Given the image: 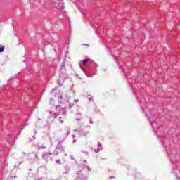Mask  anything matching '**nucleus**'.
<instances>
[{
  "instance_id": "nucleus-20",
  "label": "nucleus",
  "mask_w": 180,
  "mask_h": 180,
  "mask_svg": "<svg viewBox=\"0 0 180 180\" xmlns=\"http://www.w3.org/2000/svg\"><path fill=\"white\" fill-rule=\"evenodd\" d=\"M72 139H73V141H72L73 144L75 143H77V139H75V137H76L75 135L73 134V135L72 136Z\"/></svg>"
},
{
  "instance_id": "nucleus-18",
  "label": "nucleus",
  "mask_w": 180,
  "mask_h": 180,
  "mask_svg": "<svg viewBox=\"0 0 180 180\" xmlns=\"http://www.w3.org/2000/svg\"><path fill=\"white\" fill-rule=\"evenodd\" d=\"M4 50H5V46L0 44V53H4Z\"/></svg>"
},
{
  "instance_id": "nucleus-26",
  "label": "nucleus",
  "mask_w": 180,
  "mask_h": 180,
  "mask_svg": "<svg viewBox=\"0 0 180 180\" xmlns=\"http://www.w3.org/2000/svg\"><path fill=\"white\" fill-rule=\"evenodd\" d=\"M67 134H66V137H68V134H70V130H68V131H67Z\"/></svg>"
},
{
  "instance_id": "nucleus-13",
  "label": "nucleus",
  "mask_w": 180,
  "mask_h": 180,
  "mask_svg": "<svg viewBox=\"0 0 180 180\" xmlns=\"http://www.w3.org/2000/svg\"><path fill=\"white\" fill-rule=\"evenodd\" d=\"M97 147H98V148L95 149L94 153H99V151H102L103 150V148H102V144L101 143V142H98Z\"/></svg>"
},
{
  "instance_id": "nucleus-11",
  "label": "nucleus",
  "mask_w": 180,
  "mask_h": 180,
  "mask_svg": "<svg viewBox=\"0 0 180 180\" xmlns=\"http://www.w3.org/2000/svg\"><path fill=\"white\" fill-rule=\"evenodd\" d=\"M84 73L89 78H91L94 75V72L91 70V69H87L86 70H84Z\"/></svg>"
},
{
  "instance_id": "nucleus-6",
  "label": "nucleus",
  "mask_w": 180,
  "mask_h": 180,
  "mask_svg": "<svg viewBox=\"0 0 180 180\" xmlns=\"http://www.w3.org/2000/svg\"><path fill=\"white\" fill-rule=\"evenodd\" d=\"M58 116V114H57V112L49 111V115L47 120L48 123H53L54 120L56 119Z\"/></svg>"
},
{
  "instance_id": "nucleus-10",
  "label": "nucleus",
  "mask_w": 180,
  "mask_h": 180,
  "mask_svg": "<svg viewBox=\"0 0 180 180\" xmlns=\"http://www.w3.org/2000/svg\"><path fill=\"white\" fill-rule=\"evenodd\" d=\"M128 82L131 88H136V78L129 79Z\"/></svg>"
},
{
  "instance_id": "nucleus-5",
  "label": "nucleus",
  "mask_w": 180,
  "mask_h": 180,
  "mask_svg": "<svg viewBox=\"0 0 180 180\" xmlns=\"http://www.w3.org/2000/svg\"><path fill=\"white\" fill-rule=\"evenodd\" d=\"M171 153L167 152V155L169 158H170L172 164H174V162H176V150H173L171 151Z\"/></svg>"
},
{
  "instance_id": "nucleus-1",
  "label": "nucleus",
  "mask_w": 180,
  "mask_h": 180,
  "mask_svg": "<svg viewBox=\"0 0 180 180\" xmlns=\"http://www.w3.org/2000/svg\"><path fill=\"white\" fill-rule=\"evenodd\" d=\"M79 169L81 170L77 172L79 180H87L88 178L85 175H86L89 171H92V169L86 165V161H85L84 165L79 167Z\"/></svg>"
},
{
  "instance_id": "nucleus-16",
  "label": "nucleus",
  "mask_w": 180,
  "mask_h": 180,
  "mask_svg": "<svg viewBox=\"0 0 180 180\" xmlns=\"http://www.w3.org/2000/svg\"><path fill=\"white\" fill-rule=\"evenodd\" d=\"M59 115H63V117H65L67 116V111H60Z\"/></svg>"
},
{
  "instance_id": "nucleus-3",
  "label": "nucleus",
  "mask_w": 180,
  "mask_h": 180,
  "mask_svg": "<svg viewBox=\"0 0 180 180\" xmlns=\"http://www.w3.org/2000/svg\"><path fill=\"white\" fill-rule=\"evenodd\" d=\"M74 103H70V97L68 96L63 95L59 100V107L61 109H65V108H72Z\"/></svg>"
},
{
  "instance_id": "nucleus-29",
  "label": "nucleus",
  "mask_w": 180,
  "mask_h": 180,
  "mask_svg": "<svg viewBox=\"0 0 180 180\" xmlns=\"http://www.w3.org/2000/svg\"><path fill=\"white\" fill-rule=\"evenodd\" d=\"M72 88H74V84H72L71 86H70V89H72Z\"/></svg>"
},
{
  "instance_id": "nucleus-8",
  "label": "nucleus",
  "mask_w": 180,
  "mask_h": 180,
  "mask_svg": "<svg viewBox=\"0 0 180 180\" xmlns=\"http://www.w3.org/2000/svg\"><path fill=\"white\" fill-rule=\"evenodd\" d=\"M42 158L44 160H46V161H50V160H51V153L44 152L42 154Z\"/></svg>"
},
{
  "instance_id": "nucleus-7",
  "label": "nucleus",
  "mask_w": 180,
  "mask_h": 180,
  "mask_svg": "<svg viewBox=\"0 0 180 180\" xmlns=\"http://www.w3.org/2000/svg\"><path fill=\"white\" fill-rule=\"evenodd\" d=\"M75 131H76V133H78L79 136H80V137H86V134L88 132H86L85 131H84L83 129H81L80 128H77Z\"/></svg>"
},
{
  "instance_id": "nucleus-36",
  "label": "nucleus",
  "mask_w": 180,
  "mask_h": 180,
  "mask_svg": "<svg viewBox=\"0 0 180 180\" xmlns=\"http://www.w3.org/2000/svg\"><path fill=\"white\" fill-rule=\"evenodd\" d=\"M141 108H143V105H141Z\"/></svg>"
},
{
  "instance_id": "nucleus-19",
  "label": "nucleus",
  "mask_w": 180,
  "mask_h": 180,
  "mask_svg": "<svg viewBox=\"0 0 180 180\" xmlns=\"http://www.w3.org/2000/svg\"><path fill=\"white\" fill-rule=\"evenodd\" d=\"M37 149L38 150L46 149V146H38Z\"/></svg>"
},
{
  "instance_id": "nucleus-38",
  "label": "nucleus",
  "mask_w": 180,
  "mask_h": 180,
  "mask_svg": "<svg viewBox=\"0 0 180 180\" xmlns=\"http://www.w3.org/2000/svg\"><path fill=\"white\" fill-rule=\"evenodd\" d=\"M179 180H180V179Z\"/></svg>"
},
{
  "instance_id": "nucleus-23",
  "label": "nucleus",
  "mask_w": 180,
  "mask_h": 180,
  "mask_svg": "<svg viewBox=\"0 0 180 180\" xmlns=\"http://www.w3.org/2000/svg\"><path fill=\"white\" fill-rule=\"evenodd\" d=\"M56 164H58V165H61V160H57L56 161Z\"/></svg>"
},
{
  "instance_id": "nucleus-28",
  "label": "nucleus",
  "mask_w": 180,
  "mask_h": 180,
  "mask_svg": "<svg viewBox=\"0 0 180 180\" xmlns=\"http://www.w3.org/2000/svg\"><path fill=\"white\" fill-rule=\"evenodd\" d=\"M50 180H60V179H51Z\"/></svg>"
},
{
  "instance_id": "nucleus-22",
  "label": "nucleus",
  "mask_w": 180,
  "mask_h": 180,
  "mask_svg": "<svg viewBox=\"0 0 180 180\" xmlns=\"http://www.w3.org/2000/svg\"><path fill=\"white\" fill-rule=\"evenodd\" d=\"M120 67H121V70H122V72H124V75L126 76L127 75H126V70H124L123 66H120Z\"/></svg>"
},
{
  "instance_id": "nucleus-14",
  "label": "nucleus",
  "mask_w": 180,
  "mask_h": 180,
  "mask_svg": "<svg viewBox=\"0 0 180 180\" xmlns=\"http://www.w3.org/2000/svg\"><path fill=\"white\" fill-rule=\"evenodd\" d=\"M136 98H138V101L141 106V105H143V103H144L146 102V98H144V97H141L139 98V96H136Z\"/></svg>"
},
{
  "instance_id": "nucleus-37",
  "label": "nucleus",
  "mask_w": 180,
  "mask_h": 180,
  "mask_svg": "<svg viewBox=\"0 0 180 180\" xmlns=\"http://www.w3.org/2000/svg\"><path fill=\"white\" fill-rule=\"evenodd\" d=\"M151 124H152V126H153V123H151Z\"/></svg>"
},
{
  "instance_id": "nucleus-33",
  "label": "nucleus",
  "mask_w": 180,
  "mask_h": 180,
  "mask_svg": "<svg viewBox=\"0 0 180 180\" xmlns=\"http://www.w3.org/2000/svg\"><path fill=\"white\" fill-rule=\"evenodd\" d=\"M34 180H41V179H34Z\"/></svg>"
},
{
  "instance_id": "nucleus-17",
  "label": "nucleus",
  "mask_w": 180,
  "mask_h": 180,
  "mask_svg": "<svg viewBox=\"0 0 180 180\" xmlns=\"http://www.w3.org/2000/svg\"><path fill=\"white\" fill-rule=\"evenodd\" d=\"M82 116V115H81V113L77 114V117H76L77 122H79V120H81Z\"/></svg>"
},
{
  "instance_id": "nucleus-4",
  "label": "nucleus",
  "mask_w": 180,
  "mask_h": 180,
  "mask_svg": "<svg viewBox=\"0 0 180 180\" xmlns=\"http://www.w3.org/2000/svg\"><path fill=\"white\" fill-rule=\"evenodd\" d=\"M58 141V145L56 148V150L53 152V155H58V153L64 152V146L61 144V143H64V139L62 138H58L56 139Z\"/></svg>"
},
{
  "instance_id": "nucleus-34",
  "label": "nucleus",
  "mask_w": 180,
  "mask_h": 180,
  "mask_svg": "<svg viewBox=\"0 0 180 180\" xmlns=\"http://www.w3.org/2000/svg\"><path fill=\"white\" fill-rule=\"evenodd\" d=\"M65 157H67V154H65Z\"/></svg>"
},
{
  "instance_id": "nucleus-24",
  "label": "nucleus",
  "mask_w": 180,
  "mask_h": 180,
  "mask_svg": "<svg viewBox=\"0 0 180 180\" xmlns=\"http://www.w3.org/2000/svg\"><path fill=\"white\" fill-rule=\"evenodd\" d=\"M89 123L90 124H94V122H92V118L89 119Z\"/></svg>"
},
{
  "instance_id": "nucleus-2",
  "label": "nucleus",
  "mask_w": 180,
  "mask_h": 180,
  "mask_svg": "<svg viewBox=\"0 0 180 180\" xmlns=\"http://www.w3.org/2000/svg\"><path fill=\"white\" fill-rule=\"evenodd\" d=\"M67 77L68 72L67 69L65 68V62H63L61 68H60L59 79L57 82L59 86H62V85L64 84V81L67 79Z\"/></svg>"
},
{
  "instance_id": "nucleus-32",
  "label": "nucleus",
  "mask_w": 180,
  "mask_h": 180,
  "mask_svg": "<svg viewBox=\"0 0 180 180\" xmlns=\"http://www.w3.org/2000/svg\"><path fill=\"white\" fill-rule=\"evenodd\" d=\"M84 154H88L86 151L83 152Z\"/></svg>"
},
{
  "instance_id": "nucleus-31",
  "label": "nucleus",
  "mask_w": 180,
  "mask_h": 180,
  "mask_svg": "<svg viewBox=\"0 0 180 180\" xmlns=\"http://www.w3.org/2000/svg\"><path fill=\"white\" fill-rule=\"evenodd\" d=\"M54 91H56V89H52V92H54Z\"/></svg>"
},
{
  "instance_id": "nucleus-27",
  "label": "nucleus",
  "mask_w": 180,
  "mask_h": 180,
  "mask_svg": "<svg viewBox=\"0 0 180 180\" xmlns=\"http://www.w3.org/2000/svg\"><path fill=\"white\" fill-rule=\"evenodd\" d=\"M77 102H79V100H78V99L75 100V103H77Z\"/></svg>"
},
{
  "instance_id": "nucleus-21",
  "label": "nucleus",
  "mask_w": 180,
  "mask_h": 180,
  "mask_svg": "<svg viewBox=\"0 0 180 180\" xmlns=\"http://www.w3.org/2000/svg\"><path fill=\"white\" fill-rule=\"evenodd\" d=\"M88 61H89V59H86V60H83L84 65H86V63H88Z\"/></svg>"
},
{
  "instance_id": "nucleus-25",
  "label": "nucleus",
  "mask_w": 180,
  "mask_h": 180,
  "mask_svg": "<svg viewBox=\"0 0 180 180\" xmlns=\"http://www.w3.org/2000/svg\"><path fill=\"white\" fill-rule=\"evenodd\" d=\"M61 119H63V117H60L59 120L60 121V123L63 124V120H61Z\"/></svg>"
},
{
  "instance_id": "nucleus-12",
  "label": "nucleus",
  "mask_w": 180,
  "mask_h": 180,
  "mask_svg": "<svg viewBox=\"0 0 180 180\" xmlns=\"http://www.w3.org/2000/svg\"><path fill=\"white\" fill-rule=\"evenodd\" d=\"M172 173L176 175V176H177V178H179V176H180V170L178 169V167H176V166L175 167H173Z\"/></svg>"
},
{
  "instance_id": "nucleus-35",
  "label": "nucleus",
  "mask_w": 180,
  "mask_h": 180,
  "mask_svg": "<svg viewBox=\"0 0 180 180\" xmlns=\"http://www.w3.org/2000/svg\"><path fill=\"white\" fill-rule=\"evenodd\" d=\"M51 101H53V98H51Z\"/></svg>"
},
{
  "instance_id": "nucleus-15",
  "label": "nucleus",
  "mask_w": 180,
  "mask_h": 180,
  "mask_svg": "<svg viewBox=\"0 0 180 180\" xmlns=\"http://www.w3.org/2000/svg\"><path fill=\"white\" fill-rule=\"evenodd\" d=\"M64 174H69L70 173V166L68 165H65L64 167Z\"/></svg>"
},
{
  "instance_id": "nucleus-30",
  "label": "nucleus",
  "mask_w": 180,
  "mask_h": 180,
  "mask_svg": "<svg viewBox=\"0 0 180 180\" xmlns=\"http://www.w3.org/2000/svg\"><path fill=\"white\" fill-rule=\"evenodd\" d=\"M32 139H33L34 140H36V136H32Z\"/></svg>"
},
{
  "instance_id": "nucleus-9",
  "label": "nucleus",
  "mask_w": 180,
  "mask_h": 180,
  "mask_svg": "<svg viewBox=\"0 0 180 180\" xmlns=\"http://www.w3.org/2000/svg\"><path fill=\"white\" fill-rule=\"evenodd\" d=\"M29 157L30 160H39V155L36 152H31Z\"/></svg>"
}]
</instances>
